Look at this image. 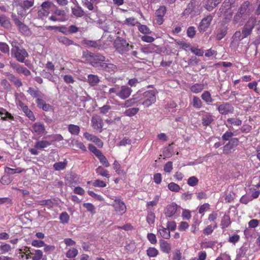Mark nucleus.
<instances>
[{
  "mask_svg": "<svg viewBox=\"0 0 260 260\" xmlns=\"http://www.w3.org/2000/svg\"><path fill=\"white\" fill-rule=\"evenodd\" d=\"M11 53L16 60L20 62H24L26 57L28 56V54L25 49L21 46L20 43L16 40H13L11 42Z\"/></svg>",
  "mask_w": 260,
  "mask_h": 260,
  "instance_id": "nucleus-1",
  "label": "nucleus"
},
{
  "mask_svg": "<svg viewBox=\"0 0 260 260\" xmlns=\"http://www.w3.org/2000/svg\"><path fill=\"white\" fill-rule=\"evenodd\" d=\"M19 254L21 257L27 260L31 258L32 260H41L43 257V253L41 250L31 249L30 247L26 246L23 249H19Z\"/></svg>",
  "mask_w": 260,
  "mask_h": 260,
  "instance_id": "nucleus-2",
  "label": "nucleus"
},
{
  "mask_svg": "<svg viewBox=\"0 0 260 260\" xmlns=\"http://www.w3.org/2000/svg\"><path fill=\"white\" fill-rule=\"evenodd\" d=\"M138 94L140 105H143L145 108L149 107L156 101V93L153 90H149Z\"/></svg>",
  "mask_w": 260,
  "mask_h": 260,
  "instance_id": "nucleus-3",
  "label": "nucleus"
},
{
  "mask_svg": "<svg viewBox=\"0 0 260 260\" xmlns=\"http://www.w3.org/2000/svg\"><path fill=\"white\" fill-rule=\"evenodd\" d=\"M235 0H224L218 12L219 16L223 15L225 19L231 17L232 12L231 9L234 7Z\"/></svg>",
  "mask_w": 260,
  "mask_h": 260,
  "instance_id": "nucleus-4",
  "label": "nucleus"
},
{
  "mask_svg": "<svg viewBox=\"0 0 260 260\" xmlns=\"http://www.w3.org/2000/svg\"><path fill=\"white\" fill-rule=\"evenodd\" d=\"M114 48L119 53L124 54H127V52L134 48V46L129 45L125 40L118 38L114 42Z\"/></svg>",
  "mask_w": 260,
  "mask_h": 260,
  "instance_id": "nucleus-5",
  "label": "nucleus"
},
{
  "mask_svg": "<svg viewBox=\"0 0 260 260\" xmlns=\"http://www.w3.org/2000/svg\"><path fill=\"white\" fill-rule=\"evenodd\" d=\"M88 149L98 158L100 162L105 167L108 168L110 166V164L107 158L104 155L102 151L98 149L94 145L92 144H89L88 145Z\"/></svg>",
  "mask_w": 260,
  "mask_h": 260,
  "instance_id": "nucleus-6",
  "label": "nucleus"
},
{
  "mask_svg": "<svg viewBox=\"0 0 260 260\" xmlns=\"http://www.w3.org/2000/svg\"><path fill=\"white\" fill-rule=\"evenodd\" d=\"M111 206L114 211L118 215H122L126 212V206L124 202L120 199L116 198L114 200Z\"/></svg>",
  "mask_w": 260,
  "mask_h": 260,
  "instance_id": "nucleus-7",
  "label": "nucleus"
},
{
  "mask_svg": "<svg viewBox=\"0 0 260 260\" xmlns=\"http://www.w3.org/2000/svg\"><path fill=\"white\" fill-rule=\"evenodd\" d=\"M51 2L45 1L41 5V8L38 11V18L42 20L46 19L49 14L51 7Z\"/></svg>",
  "mask_w": 260,
  "mask_h": 260,
  "instance_id": "nucleus-8",
  "label": "nucleus"
},
{
  "mask_svg": "<svg viewBox=\"0 0 260 260\" xmlns=\"http://www.w3.org/2000/svg\"><path fill=\"white\" fill-rule=\"evenodd\" d=\"M256 19L254 17L250 18L245 24L242 31V38H246L251 33L252 30L255 26Z\"/></svg>",
  "mask_w": 260,
  "mask_h": 260,
  "instance_id": "nucleus-9",
  "label": "nucleus"
},
{
  "mask_svg": "<svg viewBox=\"0 0 260 260\" xmlns=\"http://www.w3.org/2000/svg\"><path fill=\"white\" fill-rule=\"evenodd\" d=\"M89 56L90 57L91 64L95 67H97L98 63L101 65L102 63H105L104 61L106 60L105 57L100 54H94L92 53H90Z\"/></svg>",
  "mask_w": 260,
  "mask_h": 260,
  "instance_id": "nucleus-10",
  "label": "nucleus"
},
{
  "mask_svg": "<svg viewBox=\"0 0 260 260\" xmlns=\"http://www.w3.org/2000/svg\"><path fill=\"white\" fill-rule=\"evenodd\" d=\"M91 124L94 129L102 132L104 122L101 116L98 115L93 116L91 118Z\"/></svg>",
  "mask_w": 260,
  "mask_h": 260,
  "instance_id": "nucleus-11",
  "label": "nucleus"
},
{
  "mask_svg": "<svg viewBox=\"0 0 260 260\" xmlns=\"http://www.w3.org/2000/svg\"><path fill=\"white\" fill-rule=\"evenodd\" d=\"M239 140L238 138L231 139L229 143L223 147V152L224 154H229L232 150L238 145Z\"/></svg>",
  "mask_w": 260,
  "mask_h": 260,
  "instance_id": "nucleus-12",
  "label": "nucleus"
},
{
  "mask_svg": "<svg viewBox=\"0 0 260 260\" xmlns=\"http://www.w3.org/2000/svg\"><path fill=\"white\" fill-rule=\"evenodd\" d=\"M32 133L36 134L38 136H43L45 132V125L43 123L36 122L32 124Z\"/></svg>",
  "mask_w": 260,
  "mask_h": 260,
  "instance_id": "nucleus-13",
  "label": "nucleus"
},
{
  "mask_svg": "<svg viewBox=\"0 0 260 260\" xmlns=\"http://www.w3.org/2000/svg\"><path fill=\"white\" fill-rule=\"evenodd\" d=\"M12 18L14 21L15 24L18 27L19 30L23 33L27 34L29 31L28 27L21 22L18 18L17 16L15 14L12 15Z\"/></svg>",
  "mask_w": 260,
  "mask_h": 260,
  "instance_id": "nucleus-14",
  "label": "nucleus"
},
{
  "mask_svg": "<svg viewBox=\"0 0 260 260\" xmlns=\"http://www.w3.org/2000/svg\"><path fill=\"white\" fill-rule=\"evenodd\" d=\"M212 19L213 17L211 15H208L207 16L203 18L199 26V31L200 32L205 31L209 27Z\"/></svg>",
  "mask_w": 260,
  "mask_h": 260,
  "instance_id": "nucleus-15",
  "label": "nucleus"
},
{
  "mask_svg": "<svg viewBox=\"0 0 260 260\" xmlns=\"http://www.w3.org/2000/svg\"><path fill=\"white\" fill-rule=\"evenodd\" d=\"M132 91L131 88L126 86H122L121 89L117 93V96L122 100H125L130 96Z\"/></svg>",
  "mask_w": 260,
  "mask_h": 260,
  "instance_id": "nucleus-16",
  "label": "nucleus"
},
{
  "mask_svg": "<svg viewBox=\"0 0 260 260\" xmlns=\"http://www.w3.org/2000/svg\"><path fill=\"white\" fill-rule=\"evenodd\" d=\"M5 76L11 82H13L15 86L17 87H20L22 86V83L21 80L16 77L14 75L10 73L6 72L4 73Z\"/></svg>",
  "mask_w": 260,
  "mask_h": 260,
  "instance_id": "nucleus-17",
  "label": "nucleus"
},
{
  "mask_svg": "<svg viewBox=\"0 0 260 260\" xmlns=\"http://www.w3.org/2000/svg\"><path fill=\"white\" fill-rule=\"evenodd\" d=\"M218 110L221 114H227L233 112V107L229 103H224L218 106Z\"/></svg>",
  "mask_w": 260,
  "mask_h": 260,
  "instance_id": "nucleus-18",
  "label": "nucleus"
},
{
  "mask_svg": "<svg viewBox=\"0 0 260 260\" xmlns=\"http://www.w3.org/2000/svg\"><path fill=\"white\" fill-rule=\"evenodd\" d=\"M214 121V116L209 112H204L202 118V124L207 126Z\"/></svg>",
  "mask_w": 260,
  "mask_h": 260,
  "instance_id": "nucleus-19",
  "label": "nucleus"
},
{
  "mask_svg": "<svg viewBox=\"0 0 260 260\" xmlns=\"http://www.w3.org/2000/svg\"><path fill=\"white\" fill-rule=\"evenodd\" d=\"M177 205L172 203L167 206L166 208L165 215L167 217L173 216L177 211Z\"/></svg>",
  "mask_w": 260,
  "mask_h": 260,
  "instance_id": "nucleus-20",
  "label": "nucleus"
},
{
  "mask_svg": "<svg viewBox=\"0 0 260 260\" xmlns=\"http://www.w3.org/2000/svg\"><path fill=\"white\" fill-rule=\"evenodd\" d=\"M0 115L1 119L3 120H7L8 119L11 120H14V116L3 108H0Z\"/></svg>",
  "mask_w": 260,
  "mask_h": 260,
  "instance_id": "nucleus-21",
  "label": "nucleus"
},
{
  "mask_svg": "<svg viewBox=\"0 0 260 260\" xmlns=\"http://www.w3.org/2000/svg\"><path fill=\"white\" fill-rule=\"evenodd\" d=\"M101 67L106 72L110 73L111 74L117 71L116 66L112 63H102Z\"/></svg>",
  "mask_w": 260,
  "mask_h": 260,
  "instance_id": "nucleus-22",
  "label": "nucleus"
},
{
  "mask_svg": "<svg viewBox=\"0 0 260 260\" xmlns=\"http://www.w3.org/2000/svg\"><path fill=\"white\" fill-rule=\"evenodd\" d=\"M99 77L95 75L89 74L87 77V82L90 86H94L100 82Z\"/></svg>",
  "mask_w": 260,
  "mask_h": 260,
  "instance_id": "nucleus-23",
  "label": "nucleus"
},
{
  "mask_svg": "<svg viewBox=\"0 0 260 260\" xmlns=\"http://www.w3.org/2000/svg\"><path fill=\"white\" fill-rule=\"evenodd\" d=\"M136 104L137 106L140 105L138 94L135 95L134 98L126 100L124 104V107L128 108Z\"/></svg>",
  "mask_w": 260,
  "mask_h": 260,
  "instance_id": "nucleus-24",
  "label": "nucleus"
},
{
  "mask_svg": "<svg viewBox=\"0 0 260 260\" xmlns=\"http://www.w3.org/2000/svg\"><path fill=\"white\" fill-rule=\"evenodd\" d=\"M204 88L203 83H195L190 87V90L192 93L198 94L202 92Z\"/></svg>",
  "mask_w": 260,
  "mask_h": 260,
  "instance_id": "nucleus-25",
  "label": "nucleus"
},
{
  "mask_svg": "<svg viewBox=\"0 0 260 260\" xmlns=\"http://www.w3.org/2000/svg\"><path fill=\"white\" fill-rule=\"evenodd\" d=\"M231 223L230 216L229 214H224L221 218L220 226L224 229L228 228Z\"/></svg>",
  "mask_w": 260,
  "mask_h": 260,
  "instance_id": "nucleus-26",
  "label": "nucleus"
},
{
  "mask_svg": "<svg viewBox=\"0 0 260 260\" xmlns=\"http://www.w3.org/2000/svg\"><path fill=\"white\" fill-rule=\"evenodd\" d=\"M217 228V223L214 222L213 224L207 225L203 230V233L205 236H209L212 234L214 230Z\"/></svg>",
  "mask_w": 260,
  "mask_h": 260,
  "instance_id": "nucleus-27",
  "label": "nucleus"
},
{
  "mask_svg": "<svg viewBox=\"0 0 260 260\" xmlns=\"http://www.w3.org/2000/svg\"><path fill=\"white\" fill-rule=\"evenodd\" d=\"M72 14L76 17H82L85 12L81 7L79 6H76L72 8Z\"/></svg>",
  "mask_w": 260,
  "mask_h": 260,
  "instance_id": "nucleus-28",
  "label": "nucleus"
},
{
  "mask_svg": "<svg viewBox=\"0 0 260 260\" xmlns=\"http://www.w3.org/2000/svg\"><path fill=\"white\" fill-rule=\"evenodd\" d=\"M95 172L98 175L106 177L108 179H109L110 177V175L109 174L108 171L104 169L102 166H99L95 169Z\"/></svg>",
  "mask_w": 260,
  "mask_h": 260,
  "instance_id": "nucleus-29",
  "label": "nucleus"
},
{
  "mask_svg": "<svg viewBox=\"0 0 260 260\" xmlns=\"http://www.w3.org/2000/svg\"><path fill=\"white\" fill-rule=\"evenodd\" d=\"M0 24L2 26L8 28L11 27V23L9 19L4 15H0Z\"/></svg>",
  "mask_w": 260,
  "mask_h": 260,
  "instance_id": "nucleus-30",
  "label": "nucleus"
},
{
  "mask_svg": "<svg viewBox=\"0 0 260 260\" xmlns=\"http://www.w3.org/2000/svg\"><path fill=\"white\" fill-rule=\"evenodd\" d=\"M5 171L8 174L13 175L16 173H21L23 172H25L26 170L21 168H17L16 169H12L9 167H6L5 169Z\"/></svg>",
  "mask_w": 260,
  "mask_h": 260,
  "instance_id": "nucleus-31",
  "label": "nucleus"
},
{
  "mask_svg": "<svg viewBox=\"0 0 260 260\" xmlns=\"http://www.w3.org/2000/svg\"><path fill=\"white\" fill-rule=\"evenodd\" d=\"M68 131L73 135H78L80 133V128L77 125L70 124L68 125Z\"/></svg>",
  "mask_w": 260,
  "mask_h": 260,
  "instance_id": "nucleus-32",
  "label": "nucleus"
},
{
  "mask_svg": "<svg viewBox=\"0 0 260 260\" xmlns=\"http://www.w3.org/2000/svg\"><path fill=\"white\" fill-rule=\"evenodd\" d=\"M191 104L193 107L196 109H200L203 106L201 100L197 96H193Z\"/></svg>",
  "mask_w": 260,
  "mask_h": 260,
  "instance_id": "nucleus-33",
  "label": "nucleus"
},
{
  "mask_svg": "<svg viewBox=\"0 0 260 260\" xmlns=\"http://www.w3.org/2000/svg\"><path fill=\"white\" fill-rule=\"evenodd\" d=\"M51 143L46 140H40L37 141L35 145V147L37 149H42L50 146Z\"/></svg>",
  "mask_w": 260,
  "mask_h": 260,
  "instance_id": "nucleus-34",
  "label": "nucleus"
},
{
  "mask_svg": "<svg viewBox=\"0 0 260 260\" xmlns=\"http://www.w3.org/2000/svg\"><path fill=\"white\" fill-rule=\"evenodd\" d=\"M202 99L206 103L209 104L212 103L213 100L211 94L208 91H205L201 95Z\"/></svg>",
  "mask_w": 260,
  "mask_h": 260,
  "instance_id": "nucleus-35",
  "label": "nucleus"
},
{
  "mask_svg": "<svg viewBox=\"0 0 260 260\" xmlns=\"http://www.w3.org/2000/svg\"><path fill=\"white\" fill-rule=\"evenodd\" d=\"M227 123L225 124L228 127H231L229 126V124L234 125L237 126H240L242 124V121L239 119L236 118H228L226 121Z\"/></svg>",
  "mask_w": 260,
  "mask_h": 260,
  "instance_id": "nucleus-36",
  "label": "nucleus"
},
{
  "mask_svg": "<svg viewBox=\"0 0 260 260\" xmlns=\"http://www.w3.org/2000/svg\"><path fill=\"white\" fill-rule=\"evenodd\" d=\"M218 4L213 0H207L205 8L208 11H212Z\"/></svg>",
  "mask_w": 260,
  "mask_h": 260,
  "instance_id": "nucleus-37",
  "label": "nucleus"
},
{
  "mask_svg": "<svg viewBox=\"0 0 260 260\" xmlns=\"http://www.w3.org/2000/svg\"><path fill=\"white\" fill-rule=\"evenodd\" d=\"M173 146L174 144L172 143L167 148H165V150H164V157H170L172 155L174 152Z\"/></svg>",
  "mask_w": 260,
  "mask_h": 260,
  "instance_id": "nucleus-38",
  "label": "nucleus"
},
{
  "mask_svg": "<svg viewBox=\"0 0 260 260\" xmlns=\"http://www.w3.org/2000/svg\"><path fill=\"white\" fill-rule=\"evenodd\" d=\"M67 165V161H60L55 163L53 168L55 171H61L64 169Z\"/></svg>",
  "mask_w": 260,
  "mask_h": 260,
  "instance_id": "nucleus-39",
  "label": "nucleus"
},
{
  "mask_svg": "<svg viewBox=\"0 0 260 260\" xmlns=\"http://www.w3.org/2000/svg\"><path fill=\"white\" fill-rule=\"evenodd\" d=\"M78 254V250L75 248H70L66 252V256L69 258L75 257Z\"/></svg>",
  "mask_w": 260,
  "mask_h": 260,
  "instance_id": "nucleus-40",
  "label": "nucleus"
},
{
  "mask_svg": "<svg viewBox=\"0 0 260 260\" xmlns=\"http://www.w3.org/2000/svg\"><path fill=\"white\" fill-rule=\"evenodd\" d=\"M59 43L66 45L70 46L74 44V41L66 37H59L58 38Z\"/></svg>",
  "mask_w": 260,
  "mask_h": 260,
  "instance_id": "nucleus-41",
  "label": "nucleus"
},
{
  "mask_svg": "<svg viewBox=\"0 0 260 260\" xmlns=\"http://www.w3.org/2000/svg\"><path fill=\"white\" fill-rule=\"evenodd\" d=\"M113 166L114 170L118 175H121L125 174L124 171L121 169V166L118 161L115 160L113 162Z\"/></svg>",
  "mask_w": 260,
  "mask_h": 260,
  "instance_id": "nucleus-42",
  "label": "nucleus"
},
{
  "mask_svg": "<svg viewBox=\"0 0 260 260\" xmlns=\"http://www.w3.org/2000/svg\"><path fill=\"white\" fill-rule=\"evenodd\" d=\"M139 111L138 108H132L126 110L124 112V114L128 117H132L135 115Z\"/></svg>",
  "mask_w": 260,
  "mask_h": 260,
  "instance_id": "nucleus-43",
  "label": "nucleus"
},
{
  "mask_svg": "<svg viewBox=\"0 0 260 260\" xmlns=\"http://www.w3.org/2000/svg\"><path fill=\"white\" fill-rule=\"evenodd\" d=\"M46 28L48 30L58 29L59 31L63 34L68 32V28L65 26L57 27L55 26H46Z\"/></svg>",
  "mask_w": 260,
  "mask_h": 260,
  "instance_id": "nucleus-44",
  "label": "nucleus"
},
{
  "mask_svg": "<svg viewBox=\"0 0 260 260\" xmlns=\"http://www.w3.org/2000/svg\"><path fill=\"white\" fill-rule=\"evenodd\" d=\"M83 206L91 214H94L95 213V208L92 204L90 203H83Z\"/></svg>",
  "mask_w": 260,
  "mask_h": 260,
  "instance_id": "nucleus-45",
  "label": "nucleus"
},
{
  "mask_svg": "<svg viewBox=\"0 0 260 260\" xmlns=\"http://www.w3.org/2000/svg\"><path fill=\"white\" fill-rule=\"evenodd\" d=\"M162 10L160 7L159 9H158L155 12V14L157 16V18H156V23L159 24L161 25L162 24Z\"/></svg>",
  "mask_w": 260,
  "mask_h": 260,
  "instance_id": "nucleus-46",
  "label": "nucleus"
},
{
  "mask_svg": "<svg viewBox=\"0 0 260 260\" xmlns=\"http://www.w3.org/2000/svg\"><path fill=\"white\" fill-rule=\"evenodd\" d=\"M249 2L248 1L244 2L242 5L241 6L240 8H239L238 12L240 14H244L246 13L247 11L248 8L249 6Z\"/></svg>",
  "mask_w": 260,
  "mask_h": 260,
  "instance_id": "nucleus-47",
  "label": "nucleus"
},
{
  "mask_svg": "<svg viewBox=\"0 0 260 260\" xmlns=\"http://www.w3.org/2000/svg\"><path fill=\"white\" fill-rule=\"evenodd\" d=\"M147 255L149 257H155L158 254V251L154 247H149L146 251Z\"/></svg>",
  "mask_w": 260,
  "mask_h": 260,
  "instance_id": "nucleus-48",
  "label": "nucleus"
},
{
  "mask_svg": "<svg viewBox=\"0 0 260 260\" xmlns=\"http://www.w3.org/2000/svg\"><path fill=\"white\" fill-rule=\"evenodd\" d=\"M194 8V5L193 2H191L189 3L187 8L185 9L183 12L184 15H188L190 14H191L192 12L193 11V9Z\"/></svg>",
  "mask_w": 260,
  "mask_h": 260,
  "instance_id": "nucleus-49",
  "label": "nucleus"
},
{
  "mask_svg": "<svg viewBox=\"0 0 260 260\" xmlns=\"http://www.w3.org/2000/svg\"><path fill=\"white\" fill-rule=\"evenodd\" d=\"M12 249L11 246L8 244H5L0 246L1 254H5L9 252Z\"/></svg>",
  "mask_w": 260,
  "mask_h": 260,
  "instance_id": "nucleus-50",
  "label": "nucleus"
},
{
  "mask_svg": "<svg viewBox=\"0 0 260 260\" xmlns=\"http://www.w3.org/2000/svg\"><path fill=\"white\" fill-rule=\"evenodd\" d=\"M59 219L62 223H67L69 222L70 216L66 212H64L60 214Z\"/></svg>",
  "mask_w": 260,
  "mask_h": 260,
  "instance_id": "nucleus-51",
  "label": "nucleus"
},
{
  "mask_svg": "<svg viewBox=\"0 0 260 260\" xmlns=\"http://www.w3.org/2000/svg\"><path fill=\"white\" fill-rule=\"evenodd\" d=\"M93 186L95 187H105L107 186V183L100 179H96L92 183Z\"/></svg>",
  "mask_w": 260,
  "mask_h": 260,
  "instance_id": "nucleus-52",
  "label": "nucleus"
},
{
  "mask_svg": "<svg viewBox=\"0 0 260 260\" xmlns=\"http://www.w3.org/2000/svg\"><path fill=\"white\" fill-rule=\"evenodd\" d=\"M168 187L171 191L174 192H178L181 189L179 185L174 182L169 183Z\"/></svg>",
  "mask_w": 260,
  "mask_h": 260,
  "instance_id": "nucleus-53",
  "label": "nucleus"
},
{
  "mask_svg": "<svg viewBox=\"0 0 260 260\" xmlns=\"http://www.w3.org/2000/svg\"><path fill=\"white\" fill-rule=\"evenodd\" d=\"M34 0H24L22 3V7L24 9H28L33 6Z\"/></svg>",
  "mask_w": 260,
  "mask_h": 260,
  "instance_id": "nucleus-54",
  "label": "nucleus"
},
{
  "mask_svg": "<svg viewBox=\"0 0 260 260\" xmlns=\"http://www.w3.org/2000/svg\"><path fill=\"white\" fill-rule=\"evenodd\" d=\"M27 92L34 98H38L40 96V92L32 87H29Z\"/></svg>",
  "mask_w": 260,
  "mask_h": 260,
  "instance_id": "nucleus-55",
  "label": "nucleus"
},
{
  "mask_svg": "<svg viewBox=\"0 0 260 260\" xmlns=\"http://www.w3.org/2000/svg\"><path fill=\"white\" fill-rule=\"evenodd\" d=\"M55 14L58 18L63 19V21L67 20L66 13L63 10H56L54 12Z\"/></svg>",
  "mask_w": 260,
  "mask_h": 260,
  "instance_id": "nucleus-56",
  "label": "nucleus"
},
{
  "mask_svg": "<svg viewBox=\"0 0 260 260\" xmlns=\"http://www.w3.org/2000/svg\"><path fill=\"white\" fill-rule=\"evenodd\" d=\"M138 29L142 34H149L151 33L150 30L146 25L139 24Z\"/></svg>",
  "mask_w": 260,
  "mask_h": 260,
  "instance_id": "nucleus-57",
  "label": "nucleus"
},
{
  "mask_svg": "<svg viewBox=\"0 0 260 260\" xmlns=\"http://www.w3.org/2000/svg\"><path fill=\"white\" fill-rule=\"evenodd\" d=\"M12 181V179L9 175H4L1 178V182L4 185H8Z\"/></svg>",
  "mask_w": 260,
  "mask_h": 260,
  "instance_id": "nucleus-58",
  "label": "nucleus"
},
{
  "mask_svg": "<svg viewBox=\"0 0 260 260\" xmlns=\"http://www.w3.org/2000/svg\"><path fill=\"white\" fill-rule=\"evenodd\" d=\"M137 23L138 22L134 17L127 18L124 21V24L127 25L135 26Z\"/></svg>",
  "mask_w": 260,
  "mask_h": 260,
  "instance_id": "nucleus-59",
  "label": "nucleus"
},
{
  "mask_svg": "<svg viewBox=\"0 0 260 260\" xmlns=\"http://www.w3.org/2000/svg\"><path fill=\"white\" fill-rule=\"evenodd\" d=\"M87 192L90 196L92 197L93 198L96 200L100 201H103L104 200V198L102 196L95 193L94 191L92 190H88Z\"/></svg>",
  "mask_w": 260,
  "mask_h": 260,
  "instance_id": "nucleus-60",
  "label": "nucleus"
},
{
  "mask_svg": "<svg viewBox=\"0 0 260 260\" xmlns=\"http://www.w3.org/2000/svg\"><path fill=\"white\" fill-rule=\"evenodd\" d=\"M1 85L6 90H10L11 88V85L7 79H2L1 81Z\"/></svg>",
  "mask_w": 260,
  "mask_h": 260,
  "instance_id": "nucleus-61",
  "label": "nucleus"
},
{
  "mask_svg": "<svg viewBox=\"0 0 260 260\" xmlns=\"http://www.w3.org/2000/svg\"><path fill=\"white\" fill-rule=\"evenodd\" d=\"M84 44L87 46L93 48H98L99 47V44L95 41L85 40L84 41Z\"/></svg>",
  "mask_w": 260,
  "mask_h": 260,
  "instance_id": "nucleus-62",
  "label": "nucleus"
},
{
  "mask_svg": "<svg viewBox=\"0 0 260 260\" xmlns=\"http://www.w3.org/2000/svg\"><path fill=\"white\" fill-rule=\"evenodd\" d=\"M155 216L154 214L151 212V213L148 214L147 217H146V220H147V222L149 224L151 225V224L154 223V221H155Z\"/></svg>",
  "mask_w": 260,
  "mask_h": 260,
  "instance_id": "nucleus-63",
  "label": "nucleus"
},
{
  "mask_svg": "<svg viewBox=\"0 0 260 260\" xmlns=\"http://www.w3.org/2000/svg\"><path fill=\"white\" fill-rule=\"evenodd\" d=\"M215 260H231L230 256L225 253H221L216 259Z\"/></svg>",
  "mask_w": 260,
  "mask_h": 260,
  "instance_id": "nucleus-64",
  "label": "nucleus"
}]
</instances>
